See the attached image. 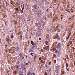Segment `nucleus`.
Listing matches in <instances>:
<instances>
[{"label":"nucleus","mask_w":75,"mask_h":75,"mask_svg":"<svg viewBox=\"0 0 75 75\" xmlns=\"http://www.w3.org/2000/svg\"><path fill=\"white\" fill-rule=\"evenodd\" d=\"M59 69V66H57L56 68V72H58Z\"/></svg>","instance_id":"20e7f679"},{"label":"nucleus","mask_w":75,"mask_h":75,"mask_svg":"<svg viewBox=\"0 0 75 75\" xmlns=\"http://www.w3.org/2000/svg\"><path fill=\"white\" fill-rule=\"evenodd\" d=\"M50 15H48L47 16V18H49V17Z\"/></svg>","instance_id":"a19ab883"},{"label":"nucleus","mask_w":75,"mask_h":75,"mask_svg":"<svg viewBox=\"0 0 75 75\" xmlns=\"http://www.w3.org/2000/svg\"><path fill=\"white\" fill-rule=\"evenodd\" d=\"M33 75H35V73H33Z\"/></svg>","instance_id":"a18cd8bd"},{"label":"nucleus","mask_w":75,"mask_h":75,"mask_svg":"<svg viewBox=\"0 0 75 75\" xmlns=\"http://www.w3.org/2000/svg\"><path fill=\"white\" fill-rule=\"evenodd\" d=\"M62 46V43H59L57 44V49H58L59 51V52L61 51V47Z\"/></svg>","instance_id":"f257e3e1"},{"label":"nucleus","mask_w":75,"mask_h":75,"mask_svg":"<svg viewBox=\"0 0 75 75\" xmlns=\"http://www.w3.org/2000/svg\"><path fill=\"white\" fill-rule=\"evenodd\" d=\"M16 68L17 69H18L19 68L18 66H16Z\"/></svg>","instance_id":"7c9ffc66"},{"label":"nucleus","mask_w":75,"mask_h":75,"mask_svg":"<svg viewBox=\"0 0 75 75\" xmlns=\"http://www.w3.org/2000/svg\"><path fill=\"white\" fill-rule=\"evenodd\" d=\"M37 56H35L34 57V60H36V59H37Z\"/></svg>","instance_id":"f8f14e48"},{"label":"nucleus","mask_w":75,"mask_h":75,"mask_svg":"<svg viewBox=\"0 0 75 75\" xmlns=\"http://www.w3.org/2000/svg\"><path fill=\"white\" fill-rule=\"evenodd\" d=\"M25 65H28V63H26Z\"/></svg>","instance_id":"79ce46f5"},{"label":"nucleus","mask_w":75,"mask_h":75,"mask_svg":"<svg viewBox=\"0 0 75 75\" xmlns=\"http://www.w3.org/2000/svg\"><path fill=\"white\" fill-rule=\"evenodd\" d=\"M27 57H28L27 56H26V58H25L26 59H27Z\"/></svg>","instance_id":"37998d69"},{"label":"nucleus","mask_w":75,"mask_h":75,"mask_svg":"<svg viewBox=\"0 0 75 75\" xmlns=\"http://www.w3.org/2000/svg\"><path fill=\"white\" fill-rule=\"evenodd\" d=\"M23 10H24L23 9H22V10L21 11V13H23Z\"/></svg>","instance_id":"bb28decb"},{"label":"nucleus","mask_w":75,"mask_h":75,"mask_svg":"<svg viewBox=\"0 0 75 75\" xmlns=\"http://www.w3.org/2000/svg\"><path fill=\"white\" fill-rule=\"evenodd\" d=\"M41 51L42 52H43V50H42V49L41 50Z\"/></svg>","instance_id":"4c0bfd02"},{"label":"nucleus","mask_w":75,"mask_h":75,"mask_svg":"<svg viewBox=\"0 0 75 75\" xmlns=\"http://www.w3.org/2000/svg\"><path fill=\"white\" fill-rule=\"evenodd\" d=\"M20 74V75H24L23 74H22V73H19Z\"/></svg>","instance_id":"5701e85b"},{"label":"nucleus","mask_w":75,"mask_h":75,"mask_svg":"<svg viewBox=\"0 0 75 75\" xmlns=\"http://www.w3.org/2000/svg\"><path fill=\"white\" fill-rule=\"evenodd\" d=\"M47 3V2L46 1V2H45V4H46V3Z\"/></svg>","instance_id":"49530a36"},{"label":"nucleus","mask_w":75,"mask_h":75,"mask_svg":"<svg viewBox=\"0 0 75 75\" xmlns=\"http://www.w3.org/2000/svg\"><path fill=\"white\" fill-rule=\"evenodd\" d=\"M69 36H68L66 39V40H68V39H69Z\"/></svg>","instance_id":"412c9836"},{"label":"nucleus","mask_w":75,"mask_h":75,"mask_svg":"<svg viewBox=\"0 0 75 75\" xmlns=\"http://www.w3.org/2000/svg\"><path fill=\"white\" fill-rule=\"evenodd\" d=\"M17 73V72L16 71H14L13 72V73L14 74H16V73Z\"/></svg>","instance_id":"6ab92c4d"},{"label":"nucleus","mask_w":75,"mask_h":75,"mask_svg":"<svg viewBox=\"0 0 75 75\" xmlns=\"http://www.w3.org/2000/svg\"><path fill=\"white\" fill-rule=\"evenodd\" d=\"M6 41H10V39L9 38H7L6 39Z\"/></svg>","instance_id":"2eb2a0df"},{"label":"nucleus","mask_w":75,"mask_h":75,"mask_svg":"<svg viewBox=\"0 0 75 75\" xmlns=\"http://www.w3.org/2000/svg\"><path fill=\"white\" fill-rule=\"evenodd\" d=\"M28 17H30V16H28Z\"/></svg>","instance_id":"680f3d73"},{"label":"nucleus","mask_w":75,"mask_h":75,"mask_svg":"<svg viewBox=\"0 0 75 75\" xmlns=\"http://www.w3.org/2000/svg\"><path fill=\"white\" fill-rule=\"evenodd\" d=\"M17 3L18 4H20V1H17Z\"/></svg>","instance_id":"f3484780"},{"label":"nucleus","mask_w":75,"mask_h":75,"mask_svg":"<svg viewBox=\"0 0 75 75\" xmlns=\"http://www.w3.org/2000/svg\"><path fill=\"white\" fill-rule=\"evenodd\" d=\"M60 38H59V36H57L56 37V39L57 40H59V39H60Z\"/></svg>","instance_id":"ddd939ff"},{"label":"nucleus","mask_w":75,"mask_h":75,"mask_svg":"<svg viewBox=\"0 0 75 75\" xmlns=\"http://www.w3.org/2000/svg\"><path fill=\"white\" fill-rule=\"evenodd\" d=\"M68 63H67L66 64V69H67V71H69V69L68 68Z\"/></svg>","instance_id":"39448f33"},{"label":"nucleus","mask_w":75,"mask_h":75,"mask_svg":"<svg viewBox=\"0 0 75 75\" xmlns=\"http://www.w3.org/2000/svg\"><path fill=\"white\" fill-rule=\"evenodd\" d=\"M10 32H11V30H10Z\"/></svg>","instance_id":"13d9d810"},{"label":"nucleus","mask_w":75,"mask_h":75,"mask_svg":"<svg viewBox=\"0 0 75 75\" xmlns=\"http://www.w3.org/2000/svg\"><path fill=\"white\" fill-rule=\"evenodd\" d=\"M21 39H22V35H21Z\"/></svg>","instance_id":"c9c22d12"},{"label":"nucleus","mask_w":75,"mask_h":75,"mask_svg":"<svg viewBox=\"0 0 75 75\" xmlns=\"http://www.w3.org/2000/svg\"><path fill=\"white\" fill-rule=\"evenodd\" d=\"M58 52H59V50H56L55 51V54H57Z\"/></svg>","instance_id":"1a4fd4ad"},{"label":"nucleus","mask_w":75,"mask_h":75,"mask_svg":"<svg viewBox=\"0 0 75 75\" xmlns=\"http://www.w3.org/2000/svg\"><path fill=\"white\" fill-rule=\"evenodd\" d=\"M41 34H40L39 35H40V37L41 36Z\"/></svg>","instance_id":"8fccbe9b"},{"label":"nucleus","mask_w":75,"mask_h":75,"mask_svg":"<svg viewBox=\"0 0 75 75\" xmlns=\"http://www.w3.org/2000/svg\"><path fill=\"white\" fill-rule=\"evenodd\" d=\"M31 50H30L29 51V52H31Z\"/></svg>","instance_id":"c03bdc74"},{"label":"nucleus","mask_w":75,"mask_h":75,"mask_svg":"<svg viewBox=\"0 0 75 75\" xmlns=\"http://www.w3.org/2000/svg\"><path fill=\"white\" fill-rule=\"evenodd\" d=\"M3 7L4 8H5V6H4V5H3Z\"/></svg>","instance_id":"393cba45"},{"label":"nucleus","mask_w":75,"mask_h":75,"mask_svg":"<svg viewBox=\"0 0 75 75\" xmlns=\"http://www.w3.org/2000/svg\"><path fill=\"white\" fill-rule=\"evenodd\" d=\"M39 59H40V60H41V57H40V58H39Z\"/></svg>","instance_id":"ea45409f"},{"label":"nucleus","mask_w":75,"mask_h":75,"mask_svg":"<svg viewBox=\"0 0 75 75\" xmlns=\"http://www.w3.org/2000/svg\"><path fill=\"white\" fill-rule=\"evenodd\" d=\"M0 42H1V41H0Z\"/></svg>","instance_id":"e2e57ef3"},{"label":"nucleus","mask_w":75,"mask_h":75,"mask_svg":"<svg viewBox=\"0 0 75 75\" xmlns=\"http://www.w3.org/2000/svg\"><path fill=\"white\" fill-rule=\"evenodd\" d=\"M3 30H4V28L3 29Z\"/></svg>","instance_id":"6e6d98bb"},{"label":"nucleus","mask_w":75,"mask_h":75,"mask_svg":"<svg viewBox=\"0 0 75 75\" xmlns=\"http://www.w3.org/2000/svg\"><path fill=\"white\" fill-rule=\"evenodd\" d=\"M36 26H38V27H41V25L40 23H35Z\"/></svg>","instance_id":"423d86ee"},{"label":"nucleus","mask_w":75,"mask_h":75,"mask_svg":"<svg viewBox=\"0 0 75 75\" xmlns=\"http://www.w3.org/2000/svg\"><path fill=\"white\" fill-rule=\"evenodd\" d=\"M57 2H58V1H57Z\"/></svg>","instance_id":"338daca9"},{"label":"nucleus","mask_w":75,"mask_h":75,"mask_svg":"<svg viewBox=\"0 0 75 75\" xmlns=\"http://www.w3.org/2000/svg\"><path fill=\"white\" fill-rule=\"evenodd\" d=\"M40 17H42V15L41 14H40Z\"/></svg>","instance_id":"c85d7f7f"},{"label":"nucleus","mask_w":75,"mask_h":75,"mask_svg":"<svg viewBox=\"0 0 75 75\" xmlns=\"http://www.w3.org/2000/svg\"><path fill=\"white\" fill-rule=\"evenodd\" d=\"M33 52H31L30 53V55H33Z\"/></svg>","instance_id":"2f4dec72"},{"label":"nucleus","mask_w":75,"mask_h":75,"mask_svg":"<svg viewBox=\"0 0 75 75\" xmlns=\"http://www.w3.org/2000/svg\"><path fill=\"white\" fill-rule=\"evenodd\" d=\"M25 75H26V74H25Z\"/></svg>","instance_id":"774afa93"},{"label":"nucleus","mask_w":75,"mask_h":75,"mask_svg":"<svg viewBox=\"0 0 75 75\" xmlns=\"http://www.w3.org/2000/svg\"><path fill=\"white\" fill-rule=\"evenodd\" d=\"M30 61H29L28 62V64H30Z\"/></svg>","instance_id":"f704fd0d"},{"label":"nucleus","mask_w":75,"mask_h":75,"mask_svg":"<svg viewBox=\"0 0 75 75\" xmlns=\"http://www.w3.org/2000/svg\"><path fill=\"white\" fill-rule=\"evenodd\" d=\"M22 54H21V55Z\"/></svg>","instance_id":"052dcab7"},{"label":"nucleus","mask_w":75,"mask_h":75,"mask_svg":"<svg viewBox=\"0 0 75 75\" xmlns=\"http://www.w3.org/2000/svg\"><path fill=\"white\" fill-rule=\"evenodd\" d=\"M35 47V46H32L31 48L32 50H33V49H35V48H34Z\"/></svg>","instance_id":"9d476101"},{"label":"nucleus","mask_w":75,"mask_h":75,"mask_svg":"<svg viewBox=\"0 0 75 75\" xmlns=\"http://www.w3.org/2000/svg\"><path fill=\"white\" fill-rule=\"evenodd\" d=\"M24 7H23L22 10H24Z\"/></svg>","instance_id":"e433bc0d"},{"label":"nucleus","mask_w":75,"mask_h":75,"mask_svg":"<svg viewBox=\"0 0 75 75\" xmlns=\"http://www.w3.org/2000/svg\"><path fill=\"white\" fill-rule=\"evenodd\" d=\"M49 65H51V62H49Z\"/></svg>","instance_id":"a878e982"},{"label":"nucleus","mask_w":75,"mask_h":75,"mask_svg":"<svg viewBox=\"0 0 75 75\" xmlns=\"http://www.w3.org/2000/svg\"><path fill=\"white\" fill-rule=\"evenodd\" d=\"M56 75H58V72H56Z\"/></svg>","instance_id":"cd10ccee"},{"label":"nucleus","mask_w":75,"mask_h":75,"mask_svg":"<svg viewBox=\"0 0 75 75\" xmlns=\"http://www.w3.org/2000/svg\"><path fill=\"white\" fill-rule=\"evenodd\" d=\"M62 74H65V72H64V71H63L62 72Z\"/></svg>","instance_id":"aec40b11"},{"label":"nucleus","mask_w":75,"mask_h":75,"mask_svg":"<svg viewBox=\"0 0 75 75\" xmlns=\"http://www.w3.org/2000/svg\"><path fill=\"white\" fill-rule=\"evenodd\" d=\"M48 44V41H46L45 42V44L46 45H47Z\"/></svg>","instance_id":"9b49d317"},{"label":"nucleus","mask_w":75,"mask_h":75,"mask_svg":"<svg viewBox=\"0 0 75 75\" xmlns=\"http://www.w3.org/2000/svg\"><path fill=\"white\" fill-rule=\"evenodd\" d=\"M24 58H24V57H23L22 58V59H23L24 60H25V59H24Z\"/></svg>","instance_id":"c756f323"},{"label":"nucleus","mask_w":75,"mask_h":75,"mask_svg":"<svg viewBox=\"0 0 75 75\" xmlns=\"http://www.w3.org/2000/svg\"><path fill=\"white\" fill-rule=\"evenodd\" d=\"M3 5H4V3H3Z\"/></svg>","instance_id":"5fc2aeb1"},{"label":"nucleus","mask_w":75,"mask_h":75,"mask_svg":"<svg viewBox=\"0 0 75 75\" xmlns=\"http://www.w3.org/2000/svg\"><path fill=\"white\" fill-rule=\"evenodd\" d=\"M33 8L34 10H37V9H38V5L37 4L34 5L33 6Z\"/></svg>","instance_id":"7ed1b4c3"},{"label":"nucleus","mask_w":75,"mask_h":75,"mask_svg":"<svg viewBox=\"0 0 75 75\" xmlns=\"http://www.w3.org/2000/svg\"><path fill=\"white\" fill-rule=\"evenodd\" d=\"M21 56H22V54H21V56L20 57V58H21Z\"/></svg>","instance_id":"58836bf2"},{"label":"nucleus","mask_w":75,"mask_h":75,"mask_svg":"<svg viewBox=\"0 0 75 75\" xmlns=\"http://www.w3.org/2000/svg\"><path fill=\"white\" fill-rule=\"evenodd\" d=\"M8 75H10V74H8Z\"/></svg>","instance_id":"69168bd1"},{"label":"nucleus","mask_w":75,"mask_h":75,"mask_svg":"<svg viewBox=\"0 0 75 75\" xmlns=\"http://www.w3.org/2000/svg\"><path fill=\"white\" fill-rule=\"evenodd\" d=\"M70 10L71 13H73L74 12V10H73V8H71L70 9Z\"/></svg>","instance_id":"6e6552de"},{"label":"nucleus","mask_w":75,"mask_h":75,"mask_svg":"<svg viewBox=\"0 0 75 75\" xmlns=\"http://www.w3.org/2000/svg\"><path fill=\"white\" fill-rule=\"evenodd\" d=\"M54 63H56V60H54Z\"/></svg>","instance_id":"72a5a7b5"},{"label":"nucleus","mask_w":75,"mask_h":75,"mask_svg":"<svg viewBox=\"0 0 75 75\" xmlns=\"http://www.w3.org/2000/svg\"><path fill=\"white\" fill-rule=\"evenodd\" d=\"M27 75H31V73H30V72H28V74H27Z\"/></svg>","instance_id":"4468645a"},{"label":"nucleus","mask_w":75,"mask_h":75,"mask_svg":"<svg viewBox=\"0 0 75 75\" xmlns=\"http://www.w3.org/2000/svg\"><path fill=\"white\" fill-rule=\"evenodd\" d=\"M39 49V47H38V48H37V50H38Z\"/></svg>","instance_id":"864d4df0"},{"label":"nucleus","mask_w":75,"mask_h":75,"mask_svg":"<svg viewBox=\"0 0 75 75\" xmlns=\"http://www.w3.org/2000/svg\"><path fill=\"white\" fill-rule=\"evenodd\" d=\"M41 11H40V13H41Z\"/></svg>","instance_id":"0e129e2a"},{"label":"nucleus","mask_w":75,"mask_h":75,"mask_svg":"<svg viewBox=\"0 0 75 75\" xmlns=\"http://www.w3.org/2000/svg\"><path fill=\"white\" fill-rule=\"evenodd\" d=\"M69 19H70V20L71 19V18L69 17Z\"/></svg>","instance_id":"09e8293b"},{"label":"nucleus","mask_w":75,"mask_h":75,"mask_svg":"<svg viewBox=\"0 0 75 75\" xmlns=\"http://www.w3.org/2000/svg\"><path fill=\"white\" fill-rule=\"evenodd\" d=\"M31 35L33 36V34H32V35Z\"/></svg>","instance_id":"4d7b16f0"},{"label":"nucleus","mask_w":75,"mask_h":75,"mask_svg":"<svg viewBox=\"0 0 75 75\" xmlns=\"http://www.w3.org/2000/svg\"><path fill=\"white\" fill-rule=\"evenodd\" d=\"M25 71V68L24 67V66L21 67V68H20V70L19 71V73H23V72Z\"/></svg>","instance_id":"f03ea898"},{"label":"nucleus","mask_w":75,"mask_h":75,"mask_svg":"<svg viewBox=\"0 0 75 75\" xmlns=\"http://www.w3.org/2000/svg\"><path fill=\"white\" fill-rule=\"evenodd\" d=\"M31 34H33V33L32 32V33H31Z\"/></svg>","instance_id":"bf43d9fd"},{"label":"nucleus","mask_w":75,"mask_h":75,"mask_svg":"<svg viewBox=\"0 0 75 75\" xmlns=\"http://www.w3.org/2000/svg\"><path fill=\"white\" fill-rule=\"evenodd\" d=\"M11 38H13V35H12L11 36Z\"/></svg>","instance_id":"b1692460"},{"label":"nucleus","mask_w":75,"mask_h":75,"mask_svg":"<svg viewBox=\"0 0 75 75\" xmlns=\"http://www.w3.org/2000/svg\"><path fill=\"white\" fill-rule=\"evenodd\" d=\"M31 44L32 45H35V42H33V41H31Z\"/></svg>","instance_id":"0eeeda50"},{"label":"nucleus","mask_w":75,"mask_h":75,"mask_svg":"<svg viewBox=\"0 0 75 75\" xmlns=\"http://www.w3.org/2000/svg\"><path fill=\"white\" fill-rule=\"evenodd\" d=\"M23 7H24V4L23 5Z\"/></svg>","instance_id":"de8ad7c7"},{"label":"nucleus","mask_w":75,"mask_h":75,"mask_svg":"<svg viewBox=\"0 0 75 75\" xmlns=\"http://www.w3.org/2000/svg\"><path fill=\"white\" fill-rule=\"evenodd\" d=\"M35 34L36 36H38V37H39V35L38 34V33H36Z\"/></svg>","instance_id":"dca6fc26"},{"label":"nucleus","mask_w":75,"mask_h":75,"mask_svg":"<svg viewBox=\"0 0 75 75\" xmlns=\"http://www.w3.org/2000/svg\"><path fill=\"white\" fill-rule=\"evenodd\" d=\"M47 11H48V9H47Z\"/></svg>","instance_id":"603ef678"},{"label":"nucleus","mask_w":75,"mask_h":75,"mask_svg":"<svg viewBox=\"0 0 75 75\" xmlns=\"http://www.w3.org/2000/svg\"><path fill=\"white\" fill-rule=\"evenodd\" d=\"M27 6L28 7H29V5H28Z\"/></svg>","instance_id":"3c124183"},{"label":"nucleus","mask_w":75,"mask_h":75,"mask_svg":"<svg viewBox=\"0 0 75 75\" xmlns=\"http://www.w3.org/2000/svg\"><path fill=\"white\" fill-rule=\"evenodd\" d=\"M41 40V38H40L39 39V40Z\"/></svg>","instance_id":"473e14b6"},{"label":"nucleus","mask_w":75,"mask_h":75,"mask_svg":"<svg viewBox=\"0 0 75 75\" xmlns=\"http://www.w3.org/2000/svg\"><path fill=\"white\" fill-rule=\"evenodd\" d=\"M71 34H72V33L70 32L69 34L68 35V36H69V37H70V35H71Z\"/></svg>","instance_id":"a211bd4d"},{"label":"nucleus","mask_w":75,"mask_h":75,"mask_svg":"<svg viewBox=\"0 0 75 75\" xmlns=\"http://www.w3.org/2000/svg\"><path fill=\"white\" fill-rule=\"evenodd\" d=\"M66 56H67V59H69V57H68V55H66Z\"/></svg>","instance_id":"4be33fe9"}]
</instances>
